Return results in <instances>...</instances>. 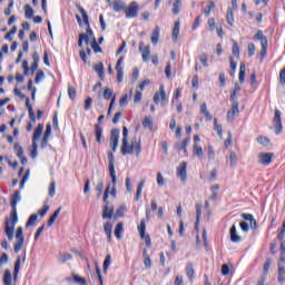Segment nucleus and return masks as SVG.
<instances>
[{"mask_svg":"<svg viewBox=\"0 0 285 285\" xmlns=\"http://www.w3.org/2000/svg\"><path fill=\"white\" fill-rule=\"evenodd\" d=\"M158 42H159V27L156 26L151 33V43L153 46H157Z\"/></svg>","mask_w":285,"mask_h":285,"instance_id":"obj_30","label":"nucleus"},{"mask_svg":"<svg viewBox=\"0 0 285 285\" xmlns=\"http://www.w3.org/2000/svg\"><path fill=\"white\" fill-rule=\"evenodd\" d=\"M199 219H202V205H196V228L199 226Z\"/></svg>","mask_w":285,"mask_h":285,"instance_id":"obj_47","label":"nucleus"},{"mask_svg":"<svg viewBox=\"0 0 285 285\" xmlns=\"http://www.w3.org/2000/svg\"><path fill=\"white\" fill-rule=\"evenodd\" d=\"M37 222V215L36 214H32L28 222H27V226H35V223Z\"/></svg>","mask_w":285,"mask_h":285,"instance_id":"obj_62","label":"nucleus"},{"mask_svg":"<svg viewBox=\"0 0 285 285\" xmlns=\"http://www.w3.org/2000/svg\"><path fill=\"white\" fill-rule=\"evenodd\" d=\"M70 259H72V254H60L58 262H60V264H66V262H70Z\"/></svg>","mask_w":285,"mask_h":285,"instance_id":"obj_36","label":"nucleus"},{"mask_svg":"<svg viewBox=\"0 0 285 285\" xmlns=\"http://www.w3.org/2000/svg\"><path fill=\"white\" fill-rule=\"evenodd\" d=\"M139 52H141L142 61L146 63L150 59V46H145L144 42H140Z\"/></svg>","mask_w":285,"mask_h":285,"instance_id":"obj_14","label":"nucleus"},{"mask_svg":"<svg viewBox=\"0 0 285 285\" xmlns=\"http://www.w3.org/2000/svg\"><path fill=\"white\" fill-rule=\"evenodd\" d=\"M114 96V94H112V89H110V88H108V87H106L105 89H104V91H99L98 92V99H101V97L104 98V99H106L107 101L109 100V99H111V97Z\"/></svg>","mask_w":285,"mask_h":285,"instance_id":"obj_22","label":"nucleus"},{"mask_svg":"<svg viewBox=\"0 0 285 285\" xmlns=\"http://www.w3.org/2000/svg\"><path fill=\"white\" fill-rule=\"evenodd\" d=\"M179 8H181V0H176L173 4L174 14H179Z\"/></svg>","mask_w":285,"mask_h":285,"instance_id":"obj_52","label":"nucleus"},{"mask_svg":"<svg viewBox=\"0 0 285 285\" xmlns=\"http://www.w3.org/2000/svg\"><path fill=\"white\" fill-rule=\"evenodd\" d=\"M90 108H92V98H87L85 100V110H90Z\"/></svg>","mask_w":285,"mask_h":285,"instance_id":"obj_63","label":"nucleus"},{"mask_svg":"<svg viewBox=\"0 0 285 285\" xmlns=\"http://www.w3.org/2000/svg\"><path fill=\"white\" fill-rule=\"evenodd\" d=\"M214 130H216L218 137H223L224 129H223L222 125L217 124V118L214 119Z\"/></svg>","mask_w":285,"mask_h":285,"instance_id":"obj_38","label":"nucleus"},{"mask_svg":"<svg viewBox=\"0 0 285 285\" xmlns=\"http://www.w3.org/2000/svg\"><path fill=\"white\" fill-rule=\"evenodd\" d=\"M126 213H128V207H126V205L120 206V207L116 210L117 217H124V215H126Z\"/></svg>","mask_w":285,"mask_h":285,"instance_id":"obj_46","label":"nucleus"},{"mask_svg":"<svg viewBox=\"0 0 285 285\" xmlns=\"http://www.w3.org/2000/svg\"><path fill=\"white\" fill-rule=\"evenodd\" d=\"M43 134V125L39 124L38 127L33 131L32 144H37Z\"/></svg>","mask_w":285,"mask_h":285,"instance_id":"obj_20","label":"nucleus"},{"mask_svg":"<svg viewBox=\"0 0 285 285\" xmlns=\"http://www.w3.org/2000/svg\"><path fill=\"white\" fill-rule=\"evenodd\" d=\"M117 81L121 83L124 81V68H116Z\"/></svg>","mask_w":285,"mask_h":285,"instance_id":"obj_54","label":"nucleus"},{"mask_svg":"<svg viewBox=\"0 0 285 285\" xmlns=\"http://www.w3.org/2000/svg\"><path fill=\"white\" fill-rule=\"evenodd\" d=\"M121 131L119 129H112L111 136H110V146L112 149V153H117V148L119 147V135Z\"/></svg>","mask_w":285,"mask_h":285,"instance_id":"obj_12","label":"nucleus"},{"mask_svg":"<svg viewBox=\"0 0 285 285\" xmlns=\"http://www.w3.org/2000/svg\"><path fill=\"white\" fill-rule=\"evenodd\" d=\"M115 237L121 239L124 237V223H118L114 230Z\"/></svg>","mask_w":285,"mask_h":285,"instance_id":"obj_27","label":"nucleus"},{"mask_svg":"<svg viewBox=\"0 0 285 285\" xmlns=\"http://www.w3.org/2000/svg\"><path fill=\"white\" fill-rule=\"evenodd\" d=\"M227 23L228 26H235V17L232 8L227 9V14H226Z\"/></svg>","mask_w":285,"mask_h":285,"instance_id":"obj_34","label":"nucleus"},{"mask_svg":"<svg viewBox=\"0 0 285 285\" xmlns=\"http://www.w3.org/2000/svg\"><path fill=\"white\" fill-rule=\"evenodd\" d=\"M108 159H109V175L111 177V184H112V188H111V195H114V197L117 195V173L115 171V155L112 154V151L108 153Z\"/></svg>","mask_w":285,"mask_h":285,"instance_id":"obj_3","label":"nucleus"},{"mask_svg":"<svg viewBox=\"0 0 285 285\" xmlns=\"http://www.w3.org/2000/svg\"><path fill=\"white\" fill-rule=\"evenodd\" d=\"M275 155L273 153H261L258 154V164L262 166H271Z\"/></svg>","mask_w":285,"mask_h":285,"instance_id":"obj_11","label":"nucleus"},{"mask_svg":"<svg viewBox=\"0 0 285 285\" xmlns=\"http://www.w3.org/2000/svg\"><path fill=\"white\" fill-rule=\"evenodd\" d=\"M245 79H246V65L242 62L239 67L238 81L240 83H244Z\"/></svg>","mask_w":285,"mask_h":285,"instance_id":"obj_29","label":"nucleus"},{"mask_svg":"<svg viewBox=\"0 0 285 285\" xmlns=\"http://www.w3.org/2000/svg\"><path fill=\"white\" fill-rule=\"evenodd\" d=\"M76 8H77L78 11L80 12L85 26L88 27L86 35H87L90 39H92V41H95V33L92 32V29L90 28V20H89V18H88V12L86 11V9H83V7H81V4H77Z\"/></svg>","mask_w":285,"mask_h":285,"instance_id":"obj_5","label":"nucleus"},{"mask_svg":"<svg viewBox=\"0 0 285 285\" xmlns=\"http://www.w3.org/2000/svg\"><path fill=\"white\" fill-rule=\"evenodd\" d=\"M60 213H61V206L58 207V208L53 212V214L51 215V217L49 218V220H48V226H49V227L52 226V224H55V222H56L57 218L59 217Z\"/></svg>","mask_w":285,"mask_h":285,"instance_id":"obj_32","label":"nucleus"},{"mask_svg":"<svg viewBox=\"0 0 285 285\" xmlns=\"http://www.w3.org/2000/svg\"><path fill=\"white\" fill-rule=\"evenodd\" d=\"M112 213H115V208L105 205L102 210V219H112Z\"/></svg>","mask_w":285,"mask_h":285,"instance_id":"obj_24","label":"nucleus"},{"mask_svg":"<svg viewBox=\"0 0 285 285\" xmlns=\"http://www.w3.org/2000/svg\"><path fill=\"white\" fill-rule=\"evenodd\" d=\"M13 150L16 151L17 157L23 156V148L19 145V142L14 144Z\"/></svg>","mask_w":285,"mask_h":285,"instance_id":"obj_49","label":"nucleus"},{"mask_svg":"<svg viewBox=\"0 0 285 285\" xmlns=\"http://www.w3.org/2000/svg\"><path fill=\"white\" fill-rule=\"evenodd\" d=\"M193 153L198 159H204V149L202 148V146H199V144H194Z\"/></svg>","mask_w":285,"mask_h":285,"instance_id":"obj_28","label":"nucleus"},{"mask_svg":"<svg viewBox=\"0 0 285 285\" xmlns=\"http://www.w3.org/2000/svg\"><path fill=\"white\" fill-rule=\"evenodd\" d=\"M68 95H69V98L75 100V98L77 97V90L73 87H69L68 88Z\"/></svg>","mask_w":285,"mask_h":285,"instance_id":"obj_61","label":"nucleus"},{"mask_svg":"<svg viewBox=\"0 0 285 285\" xmlns=\"http://www.w3.org/2000/svg\"><path fill=\"white\" fill-rule=\"evenodd\" d=\"M229 235H230V240L234 244H239V242H242V237L237 235V227L235 225L232 226L229 230Z\"/></svg>","mask_w":285,"mask_h":285,"instance_id":"obj_19","label":"nucleus"},{"mask_svg":"<svg viewBox=\"0 0 285 285\" xmlns=\"http://www.w3.org/2000/svg\"><path fill=\"white\" fill-rule=\"evenodd\" d=\"M72 277H73V282H76L77 284H80V285L87 284L86 278H83L77 274H72Z\"/></svg>","mask_w":285,"mask_h":285,"instance_id":"obj_50","label":"nucleus"},{"mask_svg":"<svg viewBox=\"0 0 285 285\" xmlns=\"http://www.w3.org/2000/svg\"><path fill=\"white\" fill-rule=\"evenodd\" d=\"M213 10H215V2L210 1L208 7L205 9V14L208 17V14H210V12H213Z\"/></svg>","mask_w":285,"mask_h":285,"instance_id":"obj_59","label":"nucleus"},{"mask_svg":"<svg viewBox=\"0 0 285 285\" xmlns=\"http://www.w3.org/2000/svg\"><path fill=\"white\" fill-rule=\"evenodd\" d=\"M20 269H21V256H18V258L14 263L13 277H17V275H19Z\"/></svg>","mask_w":285,"mask_h":285,"instance_id":"obj_37","label":"nucleus"},{"mask_svg":"<svg viewBox=\"0 0 285 285\" xmlns=\"http://www.w3.org/2000/svg\"><path fill=\"white\" fill-rule=\"evenodd\" d=\"M188 144H190V137L186 138L183 142H176V150H183L184 155H188Z\"/></svg>","mask_w":285,"mask_h":285,"instance_id":"obj_18","label":"nucleus"},{"mask_svg":"<svg viewBox=\"0 0 285 285\" xmlns=\"http://www.w3.org/2000/svg\"><path fill=\"white\" fill-rule=\"evenodd\" d=\"M273 124L275 126V134L281 135L284 127L282 125V111L279 109H275L274 111Z\"/></svg>","mask_w":285,"mask_h":285,"instance_id":"obj_10","label":"nucleus"},{"mask_svg":"<svg viewBox=\"0 0 285 285\" xmlns=\"http://www.w3.org/2000/svg\"><path fill=\"white\" fill-rule=\"evenodd\" d=\"M188 168V165L186 163H181L177 168V177L181 179V181H186L188 177V173L186 169Z\"/></svg>","mask_w":285,"mask_h":285,"instance_id":"obj_15","label":"nucleus"},{"mask_svg":"<svg viewBox=\"0 0 285 285\" xmlns=\"http://www.w3.org/2000/svg\"><path fill=\"white\" fill-rule=\"evenodd\" d=\"M199 61H200V63H203L204 68H208V55H206L204 52L200 53Z\"/></svg>","mask_w":285,"mask_h":285,"instance_id":"obj_48","label":"nucleus"},{"mask_svg":"<svg viewBox=\"0 0 285 285\" xmlns=\"http://www.w3.org/2000/svg\"><path fill=\"white\" fill-rule=\"evenodd\" d=\"M37 142H32V149H31V153H30V157L31 159H37V155H39V153L37 151Z\"/></svg>","mask_w":285,"mask_h":285,"instance_id":"obj_56","label":"nucleus"},{"mask_svg":"<svg viewBox=\"0 0 285 285\" xmlns=\"http://www.w3.org/2000/svg\"><path fill=\"white\" fill-rule=\"evenodd\" d=\"M141 97H144V94L141 91L137 90L134 96V104H139V101H141Z\"/></svg>","mask_w":285,"mask_h":285,"instance_id":"obj_60","label":"nucleus"},{"mask_svg":"<svg viewBox=\"0 0 285 285\" xmlns=\"http://www.w3.org/2000/svg\"><path fill=\"white\" fill-rule=\"evenodd\" d=\"M57 190V183L51 181L48 188L49 197H55Z\"/></svg>","mask_w":285,"mask_h":285,"instance_id":"obj_43","label":"nucleus"},{"mask_svg":"<svg viewBox=\"0 0 285 285\" xmlns=\"http://www.w3.org/2000/svg\"><path fill=\"white\" fill-rule=\"evenodd\" d=\"M138 233L140 235V239H144L146 246L150 248V246H153V242L150 240V235L146 234V220H140V225L138 226Z\"/></svg>","mask_w":285,"mask_h":285,"instance_id":"obj_8","label":"nucleus"},{"mask_svg":"<svg viewBox=\"0 0 285 285\" xmlns=\"http://www.w3.org/2000/svg\"><path fill=\"white\" fill-rule=\"evenodd\" d=\"M43 79H46V73L43 71H38L36 73L35 82L36 83H41V81H43Z\"/></svg>","mask_w":285,"mask_h":285,"instance_id":"obj_51","label":"nucleus"},{"mask_svg":"<svg viewBox=\"0 0 285 285\" xmlns=\"http://www.w3.org/2000/svg\"><path fill=\"white\" fill-rule=\"evenodd\" d=\"M111 262H112V258H111L110 254H108V255L106 256L105 262H104V265H102L104 273H106V272L108 271V268H109Z\"/></svg>","mask_w":285,"mask_h":285,"instance_id":"obj_44","label":"nucleus"},{"mask_svg":"<svg viewBox=\"0 0 285 285\" xmlns=\"http://www.w3.org/2000/svg\"><path fill=\"white\" fill-rule=\"evenodd\" d=\"M235 115H239V102L237 100L232 101V110L227 111V121L234 122Z\"/></svg>","mask_w":285,"mask_h":285,"instance_id":"obj_13","label":"nucleus"},{"mask_svg":"<svg viewBox=\"0 0 285 285\" xmlns=\"http://www.w3.org/2000/svg\"><path fill=\"white\" fill-rule=\"evenodd\" d=\"M121 141L122 155H132V153H136V157H139V155H141V140H138L137 136H135L130 142H128V139Z\"/></svg>","mask_w":285,"mask_h":285,"instance_id":"obj_2","label":"nucleus"},{"mask_svg":"<svg viewBox=\"0 0 285 285\" xmlns=\"http://www.w3.org/2000/svg\"><path fill=\"white\" fill-rule=\"evenodd\" d=\"M21 202V191L16 190L11 197V208L12 212L10 217L7 218L4 233L10 242L14 239V226H17L19 222V216L17 215V204Z\"/></svg>","mask_w":285,"mask_h":285,"instance_id":"obj_1","label":"nucleus"},{"mask_svg":"<svg viewBox=\"0 0 285 285\" xmlns=\"http://www.w3.org/2000/svg\"><path fill=\"white\" fill-rule=\"evenodd\" d=\"M96 190L98 193V197H100V195H102L104 193V180H99L97 186H96Z\"/></svg>","mask_w":285,"mask_h":285,"instance_id":"obj_57","label":"nucleus"},{"mask_svg":"<svg viewBox=\"0 0 285 285\" xmlns=\"http://www.w3.org/2000/svg\"><path fill=\"white\" fill-rule=\"evenodd\" d=\"M24 17L27 18V19H32V17H35V10L32 9V8H30V6H26L24 7Z\"/></svg>","mask_w":285,"mask_h":285,"instance_id":"obj_42","label":"nucleus"},{"mask_svg":"<svg viewBox=\"0 0 285 285\" xmlns=\"http://www.w3.org/2000/svg\"><path fill=\"white\" fill-rule=\"evenodd\" d=\"M94 135L96 137L97 144H101V137H104V128L99 125H95Z\"/></svg>","mask_w":285,"mask_h":285,"instance_id":"obj_25","label":"nucleus"},{"mask_svg":"<svg viewBox=\"0 0 285 285\" xmlns=\"http://www.w3.org/2000/svg\"><path fill=\"white\" fill-rule=\"evenodd\" d=\"M111 8H112L114 12H125L126 2H124V0H114Z\"/></svg>","mask_w":285,"mask_h":285,"instance_id":"obj_16","label":"nucleus"},{"mask_svg":"<svg viewBox=\"0 0 285 285\" xmlns=\"http://www.w3.org/2000/svg\"><path fill=\"white\" fill-rule=\"evenodd\" d=\"M229 164L230 166H235V164H237V154L235 151H230L229 154Z\"/></svg>","mask_w":285,"mask_h":285,"instance_id":"obj_55","label":"nucleus"},{"mask_svg":"<svg viewBox=\"0 0 285 285\" xmlns=\"http://www.w3.org/2000/svg\"><path fill=\"white\" fill-rule=\"evenodd\" d=\"M3 284L4 285H12V272H10V269L4 271Z\"/></svg>","mask_w":285,"mask_h":285,"instance_id":"obj_33","label":"nucleus"},{"mask_svg":"<svg viewBox=\"0 0 285 285\" xmlns=\"http://www.w3.org/2000/svg\"><path fill=\"white\" fill-rule=\"evenodd\" d=\"M200 115H204L206 117L207 121L213 120V116L210 115V112H208V107L206 106V102H204L200 106Z\"/></svg>","mask_w":285,"mask_h":285,"instance_id":"obj_31","label":"nucleus"},{"mask_svg":"<svg viewBox=\"0 0 285 285\" xmlns=\"http://www.w3.org/2000/svg\"><path fill=\"white\" fill-rule=\"evenodd\" d=\"M91 48L94 52H101V47H99V43H97V39L94 38L91 42Z\"/></svg>","mask_w":285,"mask_h":285,"instance_id":"obj_58","label":"nucleus"},{"mask_svg":"<svg viewBox=\"0 0 285 285\" xmlns=\"http://www.w3.org/2000/svg\"><path fill=\"white\" fill-rule=\"evenodd\" d=\"M104 232L107 235V242H112V223L107 222L104 224Z\"/></svg>","mask_w":285,"mask_h":285,"instance_id":"obj_21","label":"nucleus"},{"mask_svg":"<svg viewBox=\"0 0 285 285\" xmlns=\"http://www.w3.org/2000/svg\"><path fill=\"white\" fill-rule=\"evenodd\" d=\"M185 273H186L189 282H193V279L195 277V267H194L193 263H187Z\"/></svg>","mask_w":285,"mask_h":285,"instance_id":"obj_23","label":"nucleus"},{"mask_svg":"<svg viewBox=\"0 0 285 285\" xmlns=\"http://www.w3.org/2000/svg\"><path fill=\"white\" fill-rule=\"evenodd\" d=\"M271 264H273V261L271 258H267L263 267L264 275H268V269L271 268Z\"/></svg>","mask_w":285,"mask_h":285,"instance_id":"obj_53","label":"nucleus"},{"mask_svg":"<svg viewBox=\"0 0 285 285\" xmlns=\"http://www.w3.org/2000/svg\"><path fill=\"white\" fill-rule=\"evenodd\" d=\"M232 55L234 57H237V59H239V45L235 40H233Z\"/></svg>","mask_w":285,"mask_h":285,"instance_id":"obj_40","label":"nucleus"},{"mask_svg":"<svg viewBox=\"0 0 285 285\" xmlns=\"http://www.w3.org/2000/svg\"><path fill=\"white\" fill-rule=\"evenodd\" d=\"M257 141L261 144V146H271V139L264 136H258Z\"/></svg>","mask_w":285,"mask_h":285,"instance_id":"obj_45","label":"nucleus"},{"mask_svg":"<svg viewBox=\"0 0 285 285\" xmlns=\"http://www.w3.org/2000/svg\"><path fill=\"white\" fill-rule=\"evenodd\" d=\"M16 239H17V243L13 246V250L14 253H19L23 248V242H24L22 227L17 228Z\"/></svg>","mask_w":285,"mask_h":285,"instance_id":"obj_9","label":"nucleus"},{"mask_svg":"<svg viewBox=\"0 0 285 285\" xmlns=\"http://www.w3.org/2000/svg\"><path fill=\"white\" fill-rule=\"evenodd\" d=\"M154 126H155V124L153 121V117L146 116L142 119V128H146L147 130L153 131Z\"/></svg>","mask_w":285,"mask_h":285,"instance_id":"obj_26","label":"nucleus"},{"mask_svg":"<svg viewBox=\"0 0 285 285\" xmlns=\"http://www.w3.org/2000/svg\"><path fill=\"white\" fill-rule=\"evenodd\" d=\"M279 80L282 86H285V67L279 72Z\"/></svg>","mask_w":285,"mask_h":285,"instance_id":"obj_64","label":"nucleus"},{"mask_svg":"<svg viewBox=\"0 0 285 285\" xmlns=\"http://www.w3.org/2000/svg\"><path fill=\"white\" fill-rule=\"evenodd\" d=\"M154 104H160L161 108L168 106V96H166L164 85H160L159 91H156L154 95Z\"/></svg>","mask_w":285,"mask_h":285,"instance_id":"obj_6","label":"nucleus"},{"mask_svg":"<svg viewBox=\"0 0 285 285\" xmlns=\"http://www.w3.org/2000/svg\"><path fill=\"white\" fill-rule=\"evenodd\" d=\"M179 28H180V23L179 21L175 22L174 29H173V39L174 41H177V39H179Z\"/></svg>","mask_w":285,"mask_h":285,"instance_id":"obj_35","label":"nucleus"},{"mask_svg":"<svg viewBox=\"0 0 285 285\" xmlns=\"http://www.w3.org/2000/svg\"><path fill=\"white\" fill-rule=\"evenodd\" d=\"M240 217L245 219V222H249V228H252V230H256L257 220L252 214H242Z\"/></svg>","mask_w":285,"mask_h":285,"instance_id":"obj_17","label":"nucleus"},{"mask_svg":"<svg viewBox=\"0 0 285 285\" xmlns=\"http://www.w3.org/2000/svg\"><path fill=\"white\" fill-rule=\"evenodd\" d=\"M94 70H96L100 77V79H104V63L99 62L94 66Z\"/></svg>","mask_w":285,"mask_h":285,"instance_id":"obj_41","label":"nucleus"},{"mask_svg":"<svg viewBox=\"0 0 285 285\" xmlns=\"http://www.w3.org/2000/svg\"><path fill=\"white\" fill-rule=\"evenodd\" d=\"M125 14L127 19H135L139 14V4L136 1L130 2L128 8L125 7Z\"/></svg>","mask_w":285,"mask_h":285,"instance_id":"obj_7","label":"nucleus"},{"mask_svg":"<svg viewBox=\"0 0 285 285\" xmlns=\"http://www.w3.org/2000/svg\"><path fill=\"white\" fill-rule=\"evenodd\" d=\"M144 184H146L145 180H141L139 184H138V187H137V191H136V202H139L140 197H141V193L144 190Z\"/></svg>","mask_w":285,"mask_h":285,"instance_id":"obj_39","label":"nucleus"},{"mask_svg":"<svg viewBox=\"0 0 285 285\" xmlns=\"http://www.w3.org/2000/svg\"><path fill=\"white\" fill-rule=\"evenodd\" d=\"M254 39H256V41L261 42V46H262L261 58L265 59V57L268 52V38H266V36H264V31L258 30L256 32V35L254 36Z\"/></svg>","mask_w":285,"mask_h":285,"instance_id":"obj_4","label":"nucleus"}]
</instances>
